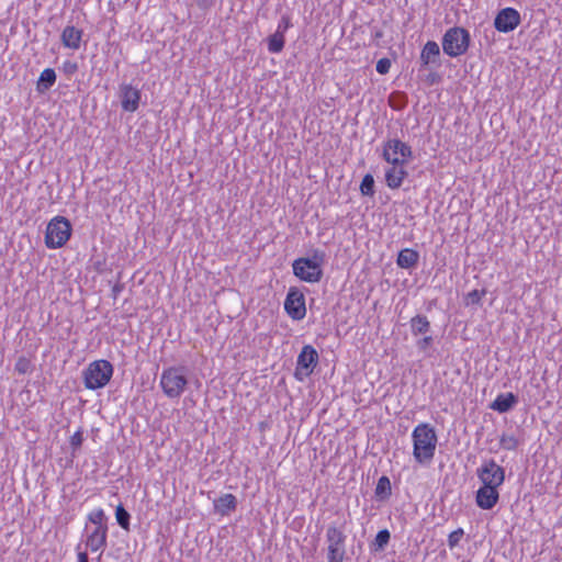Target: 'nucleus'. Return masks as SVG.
I'll return each instance as SVG.
<instances>
[{"instance_id": "nucleus-17", "label": "nucleus", "mask_w": 562, "mask_h": 562, "mask_svg": "<svg viewBox=\"0 0 562 562\" xmlns=\"http://www.w3.org/2000/svg\"><path fill=\"white\" fill-rule=\"evenodd\" d=\"M82 32L72 25H68L61 33V42L64 46L78 49L80 47Z\"/></svg>"}, {"instance_id": "nucleus-33", "label": "nucleus", "mask_w": 562, "mask_h": 562, "mask_svg": "<svg viewBox=\"0 0 562 562\" xmlns=\"http://www.w3.org/2000/svg\"><path fill=\"white\" fill-rule=\"evenodd\" d=\"M82 441L83 432L81 429H79L70 437V447L72 449V452H76L81 447Z\"/></svg>"}, {"instance_id": "nucleus-6", "label": "nucleus", "mask_w": 562, "mask_h": 562, "mask_svg": "<svg viewBox=\"0 0 562 562\" xmlns=\"http://www.w3.org/2000/svg\"><path fill=\"white\" fill-rule=\"evenodd\" d=\"M188 379L184 367H169L160 375V386L169 398H179L186 391Z\"/></svg>"}, {"instance_id": "nucleus-9", "label": "nucleus", "mask_w": 562, "mask_h": 562, "mask_svg": "<svg viewBox=\"0 0 562 562\" xmlns=\"http://www.w3.org/2000/svg\"><path fill=\"white\" fill-rule=\"evenodd\" d=\"M476 475L482 482V486L498 488L505 481V470L494 459L485 460L476 469Z\"/></svg>"}, {"instance_id": "nucleus-4", "label": "nucleus", "mask_w": 562, "mask_h": 562, "mask_svg": "<svg viewBox=\"0 0 562 562\" xmlns=\"http://www.w3.org/2000/svg\"><path fill=\"white\" fill-rule=\"evenodd\" d=\"M323 552L327 562H344L347 559V535L344 526H327Z\"/></svg>"}, {"instance_id": "nucleus-16", "label": "nucleus", "mask_w": 562, "mask_h": 562, "mask_svg": "<svg viewBox=\"0 0 562 562\" xmlns=\"http://www.w3.org/2000/svg\"><path fill=\"white\" fill-rule=\"evenodd\" d=\"M518 403V397L512 393H502L490 404V408L504 414L509 412Z\"/></svg>"}, {"instance_id": "nucleus-38", "label": "nucleus", "mask_w": 562, "mask_h": 562, "mask_svg": "<svg viewBox=\"0 0 562 562\" xmlns=\"http://www.w3.org/2000/svg\"><path fill=\"white\" fill-rule=\"evenodd\" d=\"M77 557H78V562H89L88 553L85 551H79Z\"/></svg>"}, {"instance_id": "nucleus-7", "label": "nucleus", "mask_w": 562, "mask_h": 562, "mask_svg": "<svg viewBox=\"0 0 562 562\" xmlns=\"http://www.w3.org/2000/svg\"><path fill=\"white\" fill-rule=\"evenodd\" d=\"M72 227L70 222L64 216H55L47 224L45 233V245L49 249L63 247L70 238Z\"/></svg>"}, {"instance_id": "nucleus-35", "label": "nucleus", "mask_w": 562, "mask_h": 562, "mask_svg": "<svg viewBox=\"0 0 562 562\" xmlns=\"http://www.w3.org/2000/svg\"><path fill=\"white\" fill-rule=\"evenodd\" d=\"M375 68L379 74L385 75L389 72L391 68V60L387 58H381L380 60H378Z\"/></svg>"}, {"instance_id": "nucleus-12", "label": "nucleus", "mask_w": 562, "mask_h": 562, "mask_svg": "<svg viewBox=\"0 0 562 562\" xmlns=\"http://www.w3.org/2000/svg\"><path fill=\"white\" fill-rule=\"evenodd\" d=\"M520 23V14L513 8L501 10L495 20L494 26L498 32L508 33L515 30Z\"/></svg>"}, {"instance_id": "nucleus-23", "label": "nucleus", "mask_w": 562, "mask_h": 562, "mask_svg": "<svg viewBox=\"0 0 562 562\" xmlns=\"http://www.w3.org/2000/svg\"><path fill=\"white\" fill-rule=\"evenodd\" d=\"M375 496L380 501L387 499L392 494L391 481L387 476L382 475L375 486Z\"/></svg>"}, {"instance_id": "nucleus-2", "label": "nucleus", "mask_w": 562, "mask_h": 562, "mask_svg": "<svg viewBox=\"0 0 562 562\" xmlns=\"http://www.w3.org/2000/svg\"><path fill=\"white\" fill-rule=\"evenodd\" d=\"M412 439L415 460L420 464L429 463L434 459L438 441L435 428L427 423H420L414 428Z\"/></svg>"}, {"instance_id": "nucleus-10", "label": "nucleus", "mask_w": 562, "mask_h": 562, "mask_svg": "<svg viewBox=\"0 0 562 562\" xmlns=\"http://www.w3.org/2000/svg\"><path fill=\"white\" fill-rule=\"evenodd\" d=\"M318 363V353L311 345H305L297 356L294 376L297 381H304L310 376Z\"/></svg>"}, {"instance_id": "nucleus-29", "label": "nucleus", "mask_w": 562, "mask_h": 562, "mask_svg": "<svg viewBox=\"0 0 562 562\" xmlns=\"http://www.w3.org/2000/svg\"><path fill=\"white\" fill-rule=\"evenodd\" d=\"M88 519L92 524L97 525V527L106 526L105 524H103V520L105 519V514H104L103 509H101V508L95 509L92 513H90L88 516Z\"/></svg>"}, {"instance_id": "nucleus-22", "label": "nucleus", "mask_w": 562, "mask_h": 562, "mask_svg": "<svg viewBox=\"0 0 562 562\" xmlns=\"http://www.w3.org/2000/svg\"><path fill=\"white\" fill-rule=\"evenodd\" d=\"M56 81V72L52 68H46L42 71L37 80V90L44 92L48 90Z\"/></svg>"}, {"instance_id": "nucleus-20", "label": "nucleus", "mask_w": 562, "mask_h": 562, "mask_svg": "<svg viewBox=\"0 0 562 562\" xmlns=\"http://www.w3.org/2000/svg\"><path fill=\"white\" fill-rule=\"evenodd\" d=\"M439 56H440V48L439 45L434 41H428L422 53H420V60L424 66H427L429 64H439Z\"/></svg>"}, {"instance_id": "nucleus-32", "label": "nucleus", "mask_w": 562, "mask_h": 562, "mask_svg": "<svg viewBox=\"0 0 562 562\" xmlns=\"http://www.w3.org/2000/svg\"><path fill=\"white\" fill-rule=\"evenodd\" d=\"M501 446L506 450H515L518 446V440L514 436L503 435L501 437Z\"/></svg>"}, {"instance_id": "nucleus-27", "label": "nucleus", "mask_w": 562, "mask_h": 562, "mask_svg": "<svg viewBox=\"0 0 562 562\" xmlns=\"http://www.w3.org/2000/svg\"><path fill=\"white\" fill-rule=\"evenodd\" d=\"M360 192L366 196L374 195V178L371 173H367L360 183Z\"/></svg>"}, {"instance_id": "nucleus-3", "label": "nucleus", "mask_w": 562, "mask_h": 562, "mask_svg": "<svg viewBox=\"0 0 562 562\" xmlns=\"http://www.w3.org/2000/svg\"><path fill=\"white\" fill-rule=\"evenodd\" d=\"M326 254L321 249H313L310 257H301L293 261V274L301 281L317 283L323 278V266Z\"/></svg>"}, {"instance_id": "nucleus-37", "label": "nucleus", "mask_w": 562, "mask_h": 562, "mask_svg": "<svg viewBox=\"0 0 562 562\" xmlns=\"http://www.w3.org/2000/svg\"><path fill=\"white\" fill-rule=\"evenodd\" d=\"M123 290V284L121 283H115L112 288V296L113 299H116L119 296V294L122 292Z\"/></svg>"}, {"instance_id": "nucleus-18", "label": "nucleus", "mask_w": 562, "mask_h": 562, "mask_svg": "<svg viewBox=\"0 0 562 562\" xmlns=\"http://www.w3.org/2000/svg\"><path fill=\"white\" fill-rule=\"evenodd\" d=\"M419 260V252L412 248L402 249L396 259V263L402 269L415 268Z\"/></svg>"}, {"instance_id": "nucleus-28", "label": "nucleus", "mask_w": 562, "mask_h": 562, "mask_svg": "<svg viewBox=\"0 0 562 562\" xmlns=\"http://www.w3.org/2000/svg\"><path fill=\"white\" fill-rule=\"evenodd\" d=\"M485 290H473L467 294L465 301L468 305H479L481 304L482 297L485 295Z\"/></svg>"}, {"instance_id": "nucleus-30", "label": "nucleus", "mask_w": 562, "mask_h": 562, "mask_svg": "<svg viewBox=\"0 0 562 562\" xmlns=\"http://www.w3.org/2000/svg\"><path fill=\"white\" fill-rule=\"evenodd\" d=\"M464 531L462 528H458L450 532V535L448 536V547L450 549L456 548L459 544L460 540L462 539Z\"/></svg>"}, {"instance_id": "nucleus-13", "label": "nucleus", "mask_w": 562, "mask_h": 562, "mask_svg": "<svg viewBox=\"0 0 562 562\" xmlns=\"http://www.w3.org/2000/svg\"><path fill=\"white\" fill-rule=\"evenodd\" d=\"M120 98L124 111L135 112L139 104L140 91L131 85H123L121 87Z\"/></svg>"}, {"instance_id": "nucleus-8", "label": "nucleus", "mask_w": 562, "mask_h": 562, "mask_svg": "<svg viewBox=\"0 0 562 562\" xmlns=\"http://www.w3.org/2000/svg\"><path fill=\"white\" fill-rule=\"evenodd\" d=\"M470 45L469 32L459 26L449 29L442 37L443 53L450 57L463 55Z\"/></svg>"}, {"instance_id": "nucleus-25", "label": "nucleus", "mask_w": 562, "mask_h": 562, "mask_svg": "<svg viewBox=\"0 0 562 562\" xmlns=\"http://www.w3.org/2000/svg\"><path fill=\"white\" fill-rule=\"evenodd\" d=\"M390 539L391 533L387 529L380 530L371 543V550L375 552L383 551L385 547L389 544Z\"/></svg>"}, {"instance_id": "nucleus-5", "label": "nucleus", "mask_w": 562, "mask_h": 562, "mask_svg": "<svg viewBox=\"0 0 562 562\" xmlns=\"http://www.w3.org/2000/svg\"><path fill=\"white\" fill-rule=\"evenodd\" d=\"M113 372L114 368L110 361L104 359L92 361L82 372L86 389L94 391L104 387Z\"/></svg>"}, {"instance_id": "nucleus-1", "label": "nucleus", "mask_w": 562, "mask_h": 562, "mask_svg": "<svg viewBox=\"0 0 562 562\" xmlns=\"http://www.w3.org/2000/svg\"><path fill=\"white\" fill-rule=\"evenodd\" d=\"M382 156L392 165L385 170L386 186L393 190L398 189L408 175L404 167L413 158L412 148L407 143H385Z\"/></svg>"}, {"instance_id": "nucleus-21", "label": "nucleus", "mask_w": 562, "mask_h": 562, "mask_svg": "<svg viewBox=\"0 0 562 562\" xmlns=\"http://www.w3.org/2000/svg\"><path fill=\"white\" fill-rule=\"evenodd\" d=\"M411 331L414 336L426 335L430 331V322L425 315H416L409 321Z\"/></svg>"}, {"instance_id": "nucleus-24", "label": "nucleus", "mask_w": 562, "mask_h": 562, "mask_svg": "<svg viewBox=\"0 0 562 562\" xmlns=\"http://www.w3.org/2000/svg\"><path fill=\"white\" fill-rule=\"evenodd\" d=\"M280 29L281 25H279V29L274 34L268 37V49L271 53H280L284 47V35Z\"/></svg>"}, {"instance_id": "nucleus-26", "label": "nucleus", "mask_w": 562, "mask_h": 562, "mask_svg": "<svg viewBox=\"0 0 562 562\" xmlns=\"http://www.w3.org/2000/svg\"><path fill=\"white\" fill-rule=\"evenodd\" d=\"M115 518L117 524L123 528L124 530H130V519L131 515L130 513L123 507L122 504H120L115 509Z\"/></svg>"}, {"instance_id": "nucleus-40", "label": "nucleus", "mask_w": 562, "mask_h": 562, "mask_svg": "<svg viewBox=\"0 0 562 562\" xmlns=\"http://www.w3.org/2000/svg\"><path fill=\"white\" fill-rule=\"evenodd\" d=\"M283 21L284 29H288V21L285 19H283Z\"/></svg>"}, {"instance_id": "nucleus-34", "label": "nucleus", "mask_w": 562, "mask_h": 562, "mask_svg": "<svg viewBox=\"0 0 562 562\" xmlns=\"http://www.w3.org/2000/svg\"><path fill=\"white\" fill-rule=\"evenodd\" d=\"M432 342H434L432 336H429L426 334V335H424L423 338H420L416 341V347L419 351L426 352L428 350V348L432 345Z\"/></svg>"}, {"instance_id": "nucleus-11", "label": "nucleus", "mask_w": 562, "mask_h": 562, "mask_svg": "<svg viewBox=\"0 0 562 562\" xmlns=\"http://www.w3.org/2000/svg\"><path fill=\"white\" fill-rule=\"evenodd\" d=\"M284 310L293 321H301L306 315L305 296L303 292L292 286L284 300Z\"/></svg>"}, {"instance_id": "nucleus-39", "label": "nucleus", "mask_w": 562, "mask_h": 562, "mask_svg": "<svg viewBox=\"0 0 562 562\" xmlns=\"http://www.w3.org/2000/svg\"><path fill=\"white\" fill-rule=\"evenodd\" d=\"M283 21L284 29H288V21L285 19H283Z\"/></svg>"}, {"instance_id": "nucleus-19", "label": "nucleus", "mask_w": 562, "mask_h": 562, "mask_svg": "<svg viewBox=\"0 0 562 562\" xmlns=\"http://www.w3.org/2000/svg\"><path fill=\"white\" fill-rule=\"evenodd\" d=\"M237 507V498L233 494H224L214 501V509L222 516L228 515Z\"/></svg>"}, {"instance_id": "nucleus-31", "label": "nucleus", "mask_w": 562, "mask_h": 562, "mask_svg": "<svg viewBox=\"0 0 562 562\" xmlns=\"http://www.w3.org/2000/svg\"><path fill=\"white\" fill-rule=\"evenodd\" d=\"M15 371L20 374H25L31 369V361L25 357H20L15 362Z\"/></svg>"}, {"instance_id": "nucleus-14", "label": "nucleus", "mask_w": 562, "mask_h": 562, "mask_svg": "<svg viewBox=\"0 0 562 562\" xmlns=\"http://www.w3.org/2000/svg\"><path fill=\"white\" fill-rule=\"evenodd\" d=\"M499 499L498 490L492 486H481L476 492V505L482 509H492Z\"/></svg>"}, {"instance_id": "nucleus-36", "label": "nucleus", "mask_w": 562, "mask_h": 562, "mask_svg": "<svg viewBox=\"0 0 562 562\" xmlns=\"http://www.w3.org/2000/svg\"><path fill=\"white\" fill-rule=\"evenodd\" d=\"M196 5L202 9H207L213 4V0H193Z\"/></svg>"}, {"instance_id": "nucleus-15", "label": "nucleus", "mask_w": 562, "mask_h": 562, "mask_svg": "<svg viewBox=\"0 0 562 562\" xmlns=\"http://www.w3.org/2000/svg\"><path fill=\"white\" fill-rule=\"evenodd\" d=\"M108 540V526L95 527L86 540V546L92 551L103 550Z\"/></svg>"}]
</instances>
